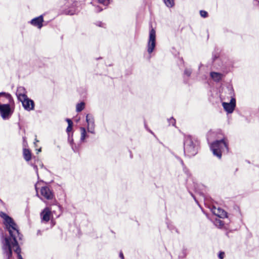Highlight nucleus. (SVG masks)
Returning <instances> with one entry per match:
<instances>
[{"label": "nucleus", "mask_w": 259, "mask_h": 259, "mask_svg": "<svg viewBox=\"0 0 259 259\" xmlns=\"http://www.w3.org/2000/svg\"><path fill=\"white\" fill-rule=\"evenodd\" d=\"M0 217L4 220V223L7 230L9 231L10 237H5L2 240L3 253L7 259H11L12 249L17 254L18 259H23L20 254V248L17 241V237L19 236L18 227L13 220L6 213L0 212Z\"/></svg>", "instance_id": "obj_1"}, {"label": "nucleus", "mask_w": 259, "mask_h": 259, "mask_svg": "<svg viewBox=\"0 0 259 259\" xmlns=\"http://www.w3.org/2000/svg\"><path fill=\"white\" fill-rule=\"evenodd\" d=\"M197 142L191 136L185 137L184 141V152L188 156L195 155L197 151Z\"/></svg>", "instance_id": "obj_2"}, {"label": "nucleus", "mask_w": 259, "mask_h": 259, "mask_svg": "<svg viewBox=\"0 0 259 259\" xmlns=\"http://www.w3.org/2000/svg\"><path fill=\"white\" fill-rule=\"evenodd\" d=\"M0 96H4L6 98L8 99L10 102L12 101L11 96L8 93H0ZM14 111V108L11 107L8 104H0V113L2 117L4 119L9 118L12 114Z\"/></svg>", "instance_id": "obj_3"}, {"label": "nucleus", "mask_w": 259, "mask_h": 259, "mask_svg": "<svg viewBox=\"0 0 259 259\" xmlns=\"http://www.w3.org/2000/svg\"><path fill=\"white\" fill-rule=\"evenodd\" d=\"M210 148L214 155L220 158L222 153L225 150H228V146L225 139L216 141L210 146Z\"/></svg>", "instance_id": "obj_4"}, {"label": "nucleus", "mask_w": 259, "mask_h": 259, "mask_svg": "<svg viewBox=\"0 0 259 259\" xmlns=\"http://www.w3.org/2000/svg\"><path fill=\"white\" fill-rule=\"evenodd\" d=\"M156 46V32L152 28L149 32V39L147 45V51L151 54L154 50Z\"/></svg>", "instance_id": "obj_5"}, {"label": "nucleus", "mask_w": 259, "mask_h": 259, "mask_svg": "<svg viewBox=\"0 0 259 259\" xmlns=\"http://www.w3.org/2000/svg\"><path fill=\"white\" fill-rule=\"evenodd\" d=\"M222 105L225 110L228 113H231L233 112L236 106V100L232 93L231 94V100L230 102H224L222 103Z\"/></svg>", "instance_id": "obj_6"}, {"label": "nucleus", "mask_w": 259, "mask_h": 259, "mask_svg": "<svg viewBox=\"0 0 259 259\" xmlns=\"http://www.w3.org/2000/svg\"><path fill=\"white\" fill-rule=\"evenodd\" d=\"M41 197L40 198L43 200V198L47 200H51L54 197V194L50 189L47 186L42 187L40 190Z\"/></svg>", "instance_id": "obj_7"}, {"label": "nucleus", "mask_w": 259, "mask_h": 259, "mask_svg": "<svg viewBox=\"0 0 259 259\" xmlns=\"http://www.w3.org/2000/svg\"><path fill=\"white\" fill-rule=\"evenodd\" d=\"M20 101L22 103L23 108L26 111H30L34 110V103L32 100L29 99L28 97L22 99Z\"/></svg>", "instance_id": "obj_8"}, {"label": "nucleus", "mask_w": 259, "mask_h": 259, "mask_svg": "<svg viewBox=\"0 0 259 259\" xmlns=\"http://www.w3.org/2000/svg\"><path fill=\"white\" fill-rule=\"evenodd\" d=\"M86 121L87 122V130L88 132L92 134H95V121L93 117L90 115L87 114L86 116Z\"/></svg>", "instance_id": "obj_9"}, {"label": "nucleus", "mask_w": 259, "mask_h": 259, "mask_svg": "<svg viewBox=\"0 0 259 259\" xmlns=\"http://www.w3.org/2000/svg\"><path fill=\"white\" fill-rule=\"evenodd\" d=\"M52 217L51 210L49 207H46L40 213L41 222L47 223Z\"/></svg>", "instance_id": "obj_10"}, {"label": "nucleus", "mask_w": 259, "mask_h": 259, "mask_svg": "<svg viewBox=\"0 0 259 259\" xmlns=\"http://www.w3.org/2000/svg\"><path fill=\"white\" fill-rule=\"evenodd\" d=\"M212 212L215 215L224 218L227 217V212L220 207H217L213 206L211 208Z\"/></svg>", "instance_id": "obj_11"}, {"label": "nucleus", "mask_w": 259, "mask_h": 259, "mask_svg": "<svg viewBox=\"0 0 259 259\" xmlns=\"http://www.w3.org/2000/svg\"><path fill=\"white\" fill-rule=\"evenodd\" d=\"M44 21L43 17L42 15L39 17H36L32 19L30 21V23L34 26L37 27L40 29L42 26V22Z\"/></svg>", "instance_id": "obj_12"}, {"label": "nucleus", "mask_w": 259, "mask_h": 259, "mask_svg": "<svg viewBox=\"0 0 259 259\" xmlns=\"http://www.w3.org/2000/svg\"><path fill=\"white\" fill-rule=\"evenodd\" d=\"M16 96L19 101L22 100V99L26 98V91L24 87H19L17 88L16 92Z\"/></svg>", "instance_id": "obj_13"}, {"label": "nucleus", "mask_w": 259, "mask_h": 259, "mask_svg": "<svg viewBox=\"0 0 259 259\" xmlns=\"http://www.w3.org/2000/svg\"><path fill=\"white\" fill-rule=\"evenodd\" d=\"M210 76L215 81H219L222 78L223 75L221 73L212 72L210 73Z\"/></svg>", "instance_id": "obj_14"}, {"label": "nucleus", "mask_w": 259, "mask_h": 259, "mask_svg": "<svg viewBox=\"0 0 259 259\" xmlns=\"http://www.w3.org/2000/svg\"><path fill=\"white\" fill-rule=\"evenodd\" d=\"M80 141L84 142L85 139L88 137L87 135L86 129L83 127H80Z\"/></svg>", "instance_id": "obj_15"}, {"label": "nucleus", "mask_w": 259, "mask_h": 259, "mask_svg": "<svg viewBox=\"0 0 259 259\" xmlns=\"http://www.w3.org/2000/svg\"><path fill=\"white\" fill-rule=\"evenodd\" d=\"M23 156L24 159L27 161H29L31 158V152L28 149H24Z\"/></svg>", "instance_id": "obj_16"}, {"label": "nucleus", "mask_w": 259, "mask_h": 259, "mask_svg": "<svg viewBox=\"0 0 259 259\" xmlns=\"http://www.w3.org/2000/svg\"><path fill=\"white\" fill-rule=\"evenodd\" d=\"M66 120L68 124V126L67 127V129H66V131L68 133H69L71 131L72 129L73 122H72L71 119H68V118L66 119Z\"/></svg>", "instance_id": "obj_17"}, {"label": "nucleus", "mask_w": 259, "mask_h": 259, "mask_svg": "<svg viewBox=\"0 0 259 259\" xmlns=\"http://www.w3.org/2000/svg\"><path fill=\"white\" fill-rule=\"evenodd\" d=\"M165 5L168 8L172 7L175 5L174 0H163Z\"/></svg>", "instance_id": "obj_18"}, {"label": "nucleus", "mask_w": 259, "mask_h": 259, "mask_svg": "<svg viewBox=\"0 0 259 259\" xmlns=\"http://www.w3.org/2000/svg\"><path fill=\"white\" fill-rule=\"evenodd\" d=\"M84 103L83 102L78 103L76 105V111L80 112L84 109Z\"/></svg>", "instance_id": "obj_19"}, {"label": "nucleus", "mask_w": 259, "mask_h": 259, "mask_svg": "<svg viewBox=\"0 0 259 259\" xmlns=\"http://www.w3.org/2000/svg\"><path fill=\"white\" fill-rule=\"evenodd\" d=\"M214 224L219 228H222L224 226V223L220 219H216L214 221Z\"/></svg>", "instance_id": "obj_20"}, {"label": "nucleus", "mask_w": 259, "mask_h": 259, "mask_svg": "<svg viewBox=\"0 0 259 259\" xmlns=\"http://www.w3.org/2000/svg\"><path fill=\"white\" fill-rule=\"evenodd\" d=\"M200 14L201 16L203 18H205L207 16V13L205 11H200Z\"/></svg>", "instance_id": "obj_21"}, {"label": "nucleus", "mask_w": 259, "mask_h": 259, "mask_svg": "<svg viewBox=\"0 0 259 259\" xmlns=\"http://www.w3.org/2000/svg\"><path fill=\"white\" fill-rule=\"evenodd\" d=\"M99 3L107 5L109 4V0H98Z\"/></svg>", "instance_id": "obj_22"}, {"label": "nucleus", "mask_w": 259, "mask_h": 259, "mask_svg": "<svg viewBox=\"0 0 259 259\" xmlns=\"http://www.w3.org/2000/svg\"><path fill=\"white\" fill-rule=\"evenodd\" d=\"M225 253L223 252H221L219 254L220 259H223L224 257Z\"/></svg>", "instance_id": "obj_23"}, {"label": "nucleus", "mask_w": 259, "mask_h": 259, "mask_svg": "<svg viewBox=\"0 0 259 259\" xmlns=\"http://www.w3.org/2000/svg\"><path fill=\"white\" fill-rule=\"evenodd\" d=\"M185 73L186 74H187L188 76H189L191 73V72L190 70H188V69H186L185 71Z\"/></svg>", "instance_id": "obj_24"}, {"label": "nucleus", "mask_w": 259, "mask_h": 259, "mask_svg": "<svg viewBox=\"0 0 259 259\" xmlns=\"http://www.w3.org/2000/svg\"><path fill=\"white\" fill-rule=\"evenodd\" d=\"M170 123H171V124H172L173 125H175V119H174V118H171V119H170Z\"/></svg>", "instance_id": "obj_25"}, {"label": "nucleus", "mask_w": 259, "mask_h": 259, "mask_svg": "<svg viewBox=\"0 0 259 259\" xmlns=\"http://www.w3.org/2000/svg\"><path fill=\"white\" fill-rule=\"evenodd\" d=\"M119 255L121 259H124L123 254L122 252L120 253Z\"/></svg>", "instance_id": "obj_26"}, {"label": "nucleus", "mask_w": 259, "mask_h": 259, "mask_svg": "<svg viewBox=\"0 0 259 259\" xmlns=\"http://www.w3.org/2000/svg\"><path fill=\"white\" fill-rule=\"evenodd\" d=\"M33 167H34V168L35 170L36 173H37V166L34 165Z\"/></svg>", "instance_id": "obj_27"}, {"label": "nucleus", "mask_w": 259, "mask_h": 259, "mask_svg": "<svg viewBox=\"0 0 259 259\" xmlns=\"http://www.w3.org/2000/svg\"><path fill=\"white\" fill-rule=\"evenodd\" d=\"M37 150V153H38L39 152H41V148H39V149H38V150Z\"/></svg>", "instance_id": "obj_28"}, {"label": "nucleus", "mask_w": 259, "mask_h": 259, "mask_svg": "<svg viewBox=\"0 0 259 259\" xmlns=\"http://www.w3.org/2000/svg\"><path fill=\"white\" fill-rule=\"evenodd\" d=\"M35 189H36V191L37 192V196H38V191H37V188L36 186H35Z\"/></svg>", "instance_id": "obj_29"}, {"label": "nucleus", "mask_w": 259, "mask_h": 259, "mask_svg": "<svg viewBox=\"0 0 259 259\" xmlns=\"http://www.w3.org/2000/svg\"><path fill=\"white\" fill-rule=\"evenodd\" d=\"M38 142V141L36 139H35V142Z\"/></svg>", "instance_id": "obj_30"}, {"label": "nucleus", "mask_w": 259, "mask_h": 259, "mask_svg": "<svg viewBox=\"0 0 259 259\" xmlns=\"http://www.w3.org/2000/svg\"><path fill=\"white\" fill-rule=\"evenodd\" d=\"M34 144L35 145V146H36L35 142L34 143Z\"/></svg>", "instance_id": "obj_31"}]
</instances>
